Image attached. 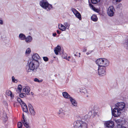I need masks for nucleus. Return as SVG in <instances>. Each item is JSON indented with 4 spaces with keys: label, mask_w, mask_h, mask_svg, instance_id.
<instances>
[{
    "label": "nucleus",
    "mask_w": 128,
    "mask_h": 128,
    "mask_svg": "<svg viewBox=\"0 0 128 128\" xmlns=\"http://www.w3.org/2000/svg\"><path fill=\"white\" fill-rule=\"evenodd\" d=\"M28 63V66H27L26 68V70L28 72L36 70L39 64L38 61L32 60H30Z\"/></svg>",
    "instance_id": "nucleus-1"
},
{
    "label": "nucleus",
    "mask_w": 128,
    "mask_h": 128,
    "mask_svg": "<svg viewBox=\"0 0 128 128\" xmlns=\"http://www.w3.org/2000/svg\"><path fill=\"white\" fill-rule=\"evenodd\" d=\"M96 63L99 66H102L106 67L109 64V62L107 59L105 58H99L96 61Z\"/></svg>",
    "instance_id": "nucleus-2"
},
{
    "label": "nucleus",
    "mask_w": 128,
    "mask_h": 128,
    "mask_svg": "<svg viewBox=\"0 0 128 128\" xmlns=\"http://www.w3.org/2000/svg\"><path fill=\"white\" fill-rule=\"evenodd\" d=\"M75 128H87V124L85 122L80 120H77L74 123Z\"/></svg>",
    "instance_id": "nucleus-3"
},
{
    "label": "nucleus",
    "mask_w": 128,
    "mask_h": 128,
    "mask_svg": "<svg viewBox=\"0 0 128 128\" xmlns=\"http://www.w3.org/2000/svg\"><path fill=\"white\" fill-rule=\"evenodd\" d=\"M40 6L43 8L49 11L51 8H52V5L48 4L46 0H42L40 2Z\"/></svg>",
    "instance_id": "nucleus-4"
},
{
    "label": "nucleus",
    "mask_w": 128,
    "mask_h": 128,
    "mask_svg": "<svg viewBox=\"0 0 128 128\" xmlns=\"http://www.w3.org/2000/svg\"><path fill=\"white\" fill-rule=\"evenodd\" d=\"M106 67L102 66H99L98 68V73L99 75L102 76L105 74Z\"/></svg>",
    "instance_id": "nucleus-5"
},
{
    "label": "nucleus",
    "mask_w": 128,
    "mask_h": 128,
    "mask_svg": "<svg viewBox=\"0 0 128 128\" xmlns=\"http://www.w3.org/2000/svg\"><path fill=\"white\" fill-rule=\"evenodd\" d=\"M115 9L113 6H110L108 9L107 13L108 15L110 16H112L114 15V11Z\"/></svg>",
    "instance_id": "nucleus-6"
},
{
    "label": "nucleus",
    "mask_w": 128,
    "mask_h": 128,
    "mask_svg": "<svg viewBox=\"0 0 128 128\" xmlns=\"http://www.w3.org/2000/svg\"><path fill=\"white\" fill-rule=\"evenodd\" d=\"M116 108L121 111L123 110L125 106V104L124 102H118L116 104Z\"/></svg>",
    "instance_id": "nucleus-7"
},
{
    "label": "nucleus",
    "mask_w": 128,
    "mask_h": 128,
    "mask_svg": "<svg viewBox=\"0 0 128 128\" xmlns=\"http://www.w3.org/2000/svg\"><path fill=\"white\" fill-rule=\"evenodd\" d=\"M121 111L117 109L116 108H114L113 110L112 113L113 116L115 117H117L120 116L121 113Z\"/></svg>",
    "instance_id": "nucleus-8"
},
{
    "label": "nucleus",
    "mask_w": 128,
    "mask_h": 128,
    "mask_svg": "<svg viewBox=\"0 0 128 128\" xmlns=\"http://www.w3.org/2000/svg\"><path fill=\"white\" fill-rule=\"evenodd\" d=\"M104 124L108 128H113L114 126V122L112 121L106 122Z\"/></svg>",
    "instance_id": "nucleus-9"
},
{
    "label": "nucleus",
    "mask_w": 128,
    "mask_h": 128,
    "mask_svg": "<svg viewBox=\"0 0 128 128\" xmlns=\"http://www.w3.org/2000/svg\"><path fill=\"white\" fill-rule=\"evenodd\" d=\"M72 10L76 17L79 18L80 20H81V15L78 11L74 8H72Z\"/></svg>",
    "instance_id": "nucleus-10"
},
{
    "label": "nucleus",
    "mask_w": 128,
    "mask_h": 128,
    "mask_svg": "<svg viewBox=\"0 0 128 128\" xmlns=\"http://www.w3.org/2000/svg\"><path fill=\"white\" fill-rule=\"evenodd\" d=\"M70 114V110L68 108H66L63 110V115L67 116H69Z\"/></svg>",
    "instance_id": "nucleus-11"
},
{
    "label": "nucleus",
    "mask_w": 128,
    "mask_h": 128,
    "mask_svg": "<svg viewBox=\"0 0 128 128\" xmlns=\"http://www.w3.org/2000/svg\"><path fill=\"white\" fill-rule=\"evenodd\" d=\"M28 106L30 112L31 114L33 116H34L35 114V112H34V108L32 106V105L30 104H29L28 105Z\"/></svg>",
    "instance_id": "nucleus-12"
},
{
    "label": "nucleus",
    "mask_w": 128,
    "mask_h": 128,
    "mask_svg": "<svg viewBox=\"0 0 128 128\" xmlns=\"http://www.w3.org/2000/svg\"><path fill=\"white\" fill-rule=\"evenodd\" d=\"M70 102H71L72 105V107H76L77 106V104L76 101L74 99L72 98V97L70 98Z\"/></svg>",
    "instance_id": "nucleus-13"
},
{
    "label": "nucleus",
    "mask_w": 128,
    "mask_h": 128,
    "mask_svg": "<svg viewBox=\"0 0 128 128\" xmlns=\"http://www.w3.org/2000/svg\"><path fill=\"white\" fill-rule=\"evenodd\" d=\"M22 102V104H21V105L23 108L24 111L25 112H28V109L27 106L24 102Z\"/></svg>",
    "instance_id": "nucleus-14"
},
{
    "label": "nucleus",
    "mask_w": 128,
    "mask_h": 128,
    "mask_svg": "<svg viewBox=\"0 0 128 128\" xmlns=\"http://www.w3.org/2000/svg\"><path fill=\"white\" fill-rule=\"evenodd\" d=\"M63 96L65 98L70 99V98L72 97L68 94V93L66 92H63L62 93Z\"/></svg>",
    "instance_id": "nucleus-15"
},
{
    "label": "nucleus",
    "mask_w": 128,
    "mask_h": 128,
    "mask_svg": "<svg viewBox=\"0 0 128 128\" xmlns=\"http://www.w3.org/2000/svg\"><path fill=\"white\" fill-rule=\"evenodd\" d=\"M24 92H25L27 95L30 94V88L28 86H26L25 88H24L23 90Z\"/></svg>",
    "instance_id": "nucleus-16"
},
{
    "label": "nucleus",
    "mask_w": 128,
    "mask_h": 128,
    "mask_svg": "<svg viewBox=\"0 0 128 128\" xmlns=\"http://www.w3.org/2000/svg\"><path fill=\"white\" fill-rule=\"evenodd\" d=\"M54 50L55 53L56 55H58V52L60 50V47L59 46H58L55 48H54Z\"/></svg>",
    "instance_id": "nucleus-17"
},
{
    "label": "nucleus",
    "mask_w": 128,
    "mask_h": 128,
    "mask_svg": "<svg viewBox=\"0 0 128 128\" xmlns=\"http://www.w3.org/2000/svg\"><path fill=\"white\" fill-rule=\"evenodd\" d=\"M40 58V56L38 54H34L32 56V58L33 60H32L38 61V60Z\"/></svg>",
    "instance_id": "nucleus-18"
},
{
    "label": "nucleus",
    "mask_w": 128,
    "mask_h": 128,
    "mask_svg": "<svg viewBox=\"0 0 128 128\" xmlns=\"http://www.w3.org/2000/svg\"><path fill=\"white\" fill-rule=\"evenodd\" d=\"M25 41L27 42H30L32 40V37L30 36H27L26 38H25Z\"/></svg>",
    "instance_id": "nucleus-19"
},
{
    "label": "nucleus",
    "mask_w": 128,
    "mask_h": 128,
    "mask_svg": "<svg viewBox=\"0 0 128 128\" xmlns=\"http://www.w3.org/2000/svg\"><path fill=\"white\" fill-rule=\"evenodd\" d=\"M92 20L94 22H96L98 20V18L95 15H93L91 18Z\"/></svg>",
    "instance_id": "nucleus-20"
},
{
    "label": "nucleus",
    "mask_w": 128,
    "mask_h": 128,
    "mask_svg": "<svg viewBox=\"0 0 128 128\" xmlns=\"http://www.w3.org/2000/svg\"><path fill=\"white\" fill-rule=\"evenodd\" d=\"M122 120L121 119H115V122L118 124L117 126H118V124L122 125Z\"/></svg>",
    "instance_id": "nucleus-21"
},
{
    "label": "nucleus",
    "mask_w": 128,
    "mask_h": 128,
    "mask_svg": "<svg viewBox=\"0 0 128 128\" xmlns=\"http://www.w3.org/2000/svg\"><path fill=\"white\" fill-rule=\"evenodd\" d=\"M63 110L62 109H60L58 112V114L60 116L62 117L63 115Z\"/></svg>",
    "instance_id": "nucleus-22"
},
{
    "label": "nucleus",
    "mask_w": 128,
    "mask_h": 128,
    "mask_svg": "<svg viewBox=\"0 0 128 128\" xmlns=\"http://www.w3.org/2000/svg\"><path fill=\"white\" fill-rule=\"evenodd\" d=\"M22 88V86L21 85H18V90H16L17 92L18 93H20Z\"/></svg>",
    "instance_id": "nucleus-23"
},
{
    "label": "nucleus",
    "mask_w": 128,
    "mask_h": 128,
    "mask_svg": "<svg viewBox=\"0 0 128 128\" xmlns=\"http://www.w3.org/2000/svg\"><path fill=\"white\" fill-rule=\"evenodd\" d=\"M19 37L20 40H24L25 39L26 36L23 34H20L19 35Z\"/></svg>",
    "instance_id": "nucleus-24"
},
{
    "label": "nucleus",
    "mask_w": 128,
    "mask_h": 128,
    "mask_svg": "<svg viewBox=\"0 0 128 128\" xmlns=\"http://www.w3.org/2000/svg\"><path fill=\"white\" fill-rule=\"evenodd\" d=\"M6 94L8 96H10L12 98L14 96L12 95L11 92L10 91L8 90L6 92Z\"/></svg>",
    "instance_id": "nucleus-25"
},
{
    "label": "nucleus",
    "mask_w": 128,
    "mask_h": 128,
    "mask_svg": "<svg viewBox=\"0 0 128 128\" xmlns=\"http://www.w3.org/2000/svg\"><path fill=\"white\" fill-rule=\"evenodd\" d=\"M61 28H59V29L62 31L65 30L66 29V27L62 24H61Z\"/></svg>",
    "instance_id": "nucleus-26"
},
{
    "label": "nucleus",
    "mask_w": 128,
    "mask_h": 128,
    "mask_svg": "<svg viewBox=\"0 0 128 128\" xmlns=\"http://www.w3.org/2000/svg\"><path fill=\"white\" fill-rule=\"evenodd\" d=\"M22 122L23 124L25 126H26V125H28V124L27 123L26 121L25 120L24 118L23 117V120H22Z\"/></svg>",
    "instance_id": "nucleus-27"
},
{
    "label": "nucleus",
    "mask_w": 128,
    "mask_h": 128,
    "mask_svg": "<svg viewBox=\"0 0 128 128\" xmlns=\"http://www.w3.org/2000/svg\"><path fill=\"white\" fill-rule=\"evenodd\" d=\"M124 46L128 48V40L126 41L124 43Z\"/></svg>",
    "instance_id": "nucleus-28"
},
{
    "label": "nucleus",
    "mask_w": 128,
    "mask_h": 128,
    "mask_svg": "<svg viewBox=\"0 0 128 128\" xmlns=\"http://www.w3.org/2000/svg\"><path fill=\"white\" fill-rule=\"evenodd\" d=\"M100 1V0H91V2L93 4H96Z\"/></svg>",
    "instance_id": "nucleus-29"
},
{
    "label": "nucleus",
    "mask_w": 128,
    "mask_h": 128,
    "mask_svg": "<svg viewBox=\"0 0 128 128\" xmlns=\"http://www.w3.org/2000/svg\"><path fill=\"white\" fill-rule=\"evenodd\" d=\"M22 124L21 122H19L18 123V128H22Z\"/></svg>",
    "instance_id": "nucleus-30"
},
{
    "label": "nucleus",
    "mask_w": 128,
    "mask_h": 128,
    "mask_svg": "<svg viewBox=\"0 0 128 128\" xmlns=\"http://www.w3.org/2000/svg\"><path fill=\"white\" fill-rule=\"evenodd\" d=\"M116 128H126L125 127L122 126V125L118 124Z\"/></svg>",
    "instance_id": "nucleus-31"
},
{
    "label": "nucleus",
    "mask_w": 128,
    "mask_h": 128,
    "mask_svg": "<svg viewBox=\"0 0 128 128\" xmlns=\"http://www.w3.org/2000/svg\"><path fill=\"white\" fill-rule=\"evenodd\" d=\"M31 50L30 48H28L26 50V53L27 54H29L30 53Z\"/></svg>",
    "instance_id": "nucleus-32"
},
{
    "label": "nucleus",
    "mask_w": 128,
    "mask_h": 128,
    "mask_svg": "<svg viewBox=\"0 0 128 128\" xmlns=\"http://www.w3.org/2000/svg\"><path fill=\"white\" fill-rule=\"evenodd\" d=\"M12 81L13 82L16 83L17 82V80H16L15 79L14 77V76H12Z\"/></svg>",
    "instance_id": "nucleus-33"
},
{
    "label": "nucleus",
    "mask_w": 128,
    "mask_h": 128,
    "mask_svg": "<svg viewBox=\"0 0 128 128\" xmlns=\"http://www.w3.org/2000/svg\"><path fill=\"white\" fill-rule=\"evenodd\" d=\"M34 80L35 82H41L42 81V80H39L38 79L36 78H34Z\"/></svg>",
    "instance_id": "nucleus-34"
},
{
    "label": "nucleus",
    "mask_w": 128,
    "mask_h": 128,
    "mask_svg": "<svg viewBox=\"0 0 128 128\" xmlns=\"http://www.w3.org/2000/svg\"><path fill=\"white\" fill-rule=\"evenodd\" d=\"M64 25L66 27V28L68 27V29L69 28V26H70V25L67 22H65L64 23Z\"/></svg>",
    "instance_id": "nucleus-35"
},
{
    "label": "nucleus",
    "mask_w": 128,
    "mask_h": 128,
    "mask_svg": "<svg viewBox=\"0 0 128 128\" xmlns=\"http://www.w3.org/2000/svg\"><path fill=\"white\" fill-rule=\"evenodd\" d=\"M82 92L84 93V94H86L87 93V90L85 88L83 89L82 91Z\"/></svg>",
    "instance_id": "nucleus-36"
},
{
    "label": "nucleus",
    "mask_w": 128,
    "mask_h": 128,
    "mask_svg": "<svg viewBox=\"0 0 128 128\" xmlns=\"http://www.w3.org/2000/svg\"><path fill=\"white\" fill-rule=\"evenodd\" d=\"M17 100L20 103L21 102V103H20L21 104H22V102H23V101H22L21 99H20V98H17Z\"/></svg>",
    "instance_id": "nucleus-37"
},
{
    "label": "nucleus",
    "mask_w": 128,
    "mask_h": 128,
    "mask_svg": "<svg viewBox=\"0 0 128 128\" xmlns=\"http://www.w3.org/2000/svg\"><path fill=\"white\" fill-rule=\"evenodd\" d=\"M26 95V94L24 93H21L20 94V97L21 98H23L24 96Z\"/></svg>",
    "instance_id": "nucleus-38"
},
{
    "label": "nucleus",
    "mask_w": 128,
    "mask_h": 128,
    "mask_svg": "<svg viewBox=\"0 0 128 128\" xmlns=\"http://www.w3.org/2000/svg\"><path fill=\"white\" fill-rule=\"evenodd\" d=\"M43 59L46 62L48 61V58L46 57H43Z\"/></svg>",
    "instance_id": "nucleus-39"
},
{
    "label": "nucleus",
    "mask_w": 128,
    "mask_h": 128,
    "mask_svg": "<svg viewBox=\"0 0 128 128\" xmlns=\"http://www.w3.org/2000/svg\"><path fill=\"white\" fill-rule=\"evenodd\" d=\"M89 5L91 7L92 9L94 10V8H95L93 6V5L91 4H90Z\"/></svg>",
    "instance_id": "nucleus-40"
},
{
    "label": "nucleus",
    "mask_w": 128,
    "mask_h": 128,
    "mask_svg": "<svg viewBox=\"0 0 128 128\" xmlns=\"http://www.w3.org/2000/svg\"><path fill=\"white\" fill-rule=\"evenodd\" d=\"M5 118L3 120L5 122L6 121L8 120V118L6 115L5 116Z\"/></svg>",
    "instance_id": "nucleus-41"
},
{
    "label": "nucleus",
    "mask_w": 128,
    "mask_h": 128,
    "mask_svg": "<svg viewBox=\"0 0 128 128\" xmlns=\"http://www.w3.org/2000/svg\"><path fill=\"white\" fill-rule=\"evenodd\" d=\"M121 1V0H114V2H119Z\"/></svg>",
    "instance_id": "nucleus-42"
},
{
    "label": "nucleus",
    "mask_w": 128,
    "mask_h": 128,
    "mask_svg": "<svg viewBox=\"0 0 128 128\" xmlns=\"http://www.w3.org/2000/svg\"><path fill=\"white\" fill-rule=\"evenodd\" d=\"M3 21L2 20H0V24H3Z\"/></svg>",
    "instance_id": "nucleus-43"
},
{
    "label": "nucleus",
    "mask_w": 128,
    "mask_h": 128,
    "mask_svg": "<svg viewBox=\"0 0 128 128\" xmlns=\"http://www.w3.org/2000/svg\"><path fill=\"white\" fill-rule=\"evenodd\" d=\"M26 128H30V127L28 125H26V126H25Z\"/></svg>",
    "instance_id": "nucleus-44"
},
{
    "label": "nucleus",
    "mask_w": 128,
    "mask_h": 128,
    "mask_svg": "<svg viewBox=\"0 0 128 128\" xmlns=\"http://www.w3.org/2000/svg\"><path fill=\"white\" fill-rule=\"evenodd\" d=\"M57 32L58 34H60L59 31L58 30H57Z\"/></svg>",
    "instance_id": "nucleus-45"
},
{
    "label": "nucleus",
    "mask_w": 128,
    "mask_h": 128,
    "mask_svg": "<svg viewBox=\"0 0 128 128\" xmlns=\"http://www.w3.org/2000/svg\"><path fill=\"white\" fill-rule=\"evenodd\" d=\"M56 33H53V36H55L56 35Z\"/></svg>",
    "instance_id": "nucleus-46"
},
{
    "label": "nucleus",
    "mask_w": 128,
    "mask_h": 128,
    "mask_svg": "<svg viewBox=\"0 0 128 128\" xmlns=\"http://www.w3.org/2000/svg\"><path fill=\"white\" fill-rule=\"evenodd\" d=\"M86 51V48L84 49L83 50V52H85Z\"/></svg>",
    "instance_id": "nucleus-47"
},
{
    "label": "nucleus",
    "mask_w": 128,
    "mask_h": 128,
    "mask_svg": "<svg viewBox=\"0 0 128 128\" xmlns=\"http://www.w3.org/2000/svg\"><path fill=\"white\" fill-rule=\"evenodd\" d=\"M31 94L32 95H33L34 94L32 92H31Z\"/></svg>",
    "instance_id": "nucleus-48"
},
{
    "label": "nucleus",
    "mask_w": 128,
    "mask_h": 128,
    "mask_svg": "<svg viewBox=\"0 0 128 128\" xmlns=\"http://www.w3.org/2000/svg\"><path fill=\"white\" fill-rule=\"evenodd\" d=\"M23 116H22V118H23V117H24V114H23Z\"/></svg>",
    "instance_id": "nucleus-49"
},
{
    "label": "nucleus",
    "mask_w": 128,
    "mask_h": 128,
    "mask_svg": "<svg viewBox=\"0 0 128 128\" xmlns=\"http://www.w3.org/2000/svg\"><path fill=\"white\" fill-rule=\"evenodd\" d=\"M68 58H70V56H68Z\"/></svg>",
    "instance_id": "nucleus-50"
},
{
    "label": "nucleus",
    "mask_w": 128,
    "mask_h": 128,
    "mask_svg": "<svg viewBox=\"0 0 128 128\" xmlns=\"http://www.w3.org/2000/svg\"><path fill=\"white\" fill-rule=\"evenodd\" d=\"M67 59V60H68V61H69V59H68V58H67V59Z\"/></svg>",
    "instance_id": "nucleus-51"
},
{
    "label": "nucleus",
    "mask_w": 128,
    "mask_h": 128,
    "mask_svg": "<svg viewBox=\"0 0 128 128\" xmlns=\"http://www.w3.org/2000/svg\"><path fill=\"white\" fill-rule=\"evenodd\" d=\"M74 56H76V54H74Z\"/></svg>",
    "instance_id": "nucleus-52"
},
{
    "label": "nucleus",
    "mask_w": 128,
    "mask_h": 128,
    "mask_svg": "<svg viewBox=\"0 0 128 128\" xmlns=\"http://www.w3.org/2000/svg\"><path fill=\"white\" fill-rule=\"evenodd\" d=\"M86 54H88V53H86Z\"/></svg>",
    "instance_id": "nucleus-53"
},
{
    "label": "nucleus",
    "mask_w": 128,
    "mask_h": 128,
    "mask_svg": "<svg viewBox=\"0 0 128 128\" xmlns=\"http://www.w3.org/2000/svg\"><path fill=\"white\" fill-rule=\"evenodd\" d=\"M86 54H88V53H86Z\"/></svg>",
    "instance_id": "nucleus-54"
},
{
    "label": "nucleus",
    "mask_w": 128,
    "mask_h": 128,
    "mask_svg": "<svg viewBox=\"0 0 128 128\" xmlns=\"http://www.w3.org/2000/svg\"><path fill=\"white\" fill-rule=\"evenodd\" d=\"M79 54H80V53H79Z\"/></svg>",
    "instance_id": "nucleus-55"
}]
</instances>
